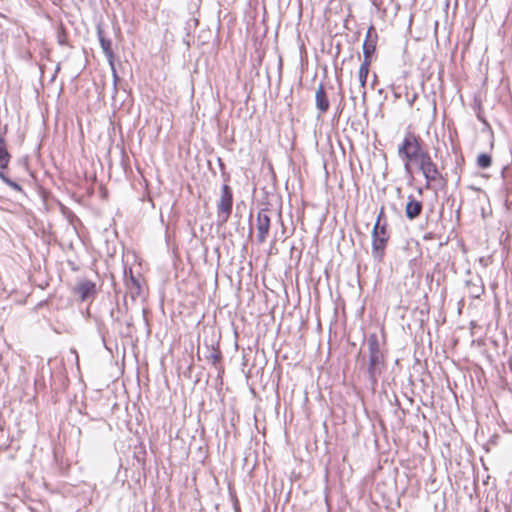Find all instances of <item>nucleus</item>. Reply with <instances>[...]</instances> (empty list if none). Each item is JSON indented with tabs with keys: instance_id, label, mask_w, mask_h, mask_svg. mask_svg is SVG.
Returning <instances> with one entry per match:
<instances>
[{
	"instance_id": "obj_1",
	"label": "nucleus",
	"mask_w": 512,
	"mask_h": 512,
	"mask_svg": "<svg viewBox=\"0 0 512 512\" xmlns=\"http://www.w3.org/2000/svg\"><path fill=\"white\" fill-rule=\"evenodd\" d=\"M398 156L403 162L406 173H412V166L417 165L429 152L423 147L422 140L412 132H407L398 146Z\"/></svg>"
},
{
	"instance_id": "obj_2",
	"label": "nucleus",
	"mask_w": 512,
	"mask_h": 512,
	"mask_svg": "<svg viewBox=\"0 0 512 512\" xmlns=\"http://www.w3.org/2000/svg\"><path fill=\"white\" fill-rule=\"evenodd\" d=\"M387 227L388 223L385 218L384 207H381L372 230V256L378 262L382 261L389 241L390 235Z\"/></svg>"
},
{
	"instance_id": "obj_3",
	"label": "nucleus",
	"mask_w": 512,
	"mask_h": 512,
	"mask_svg": "<svg viewBox=\"0 0 512 512\" xmlns=\"http://www.w3.org/2000/svg\"><path fill=\"white\" fill-rule=\"evenodd\" d=\"M367 345L369 350L367 374L371 382V386L374 388L377 384V378L381 374L384 367V357L380 351L379 341L375 334L369 336Z\"/></svg>"
},
{
	"instance_id": "obj_4",
	"label": "nucleus",
	"mask_w": 512,
	"mask_h": 512,
	"mask_svg": "<svg viewBox=\"0 0 512 512\" xmlns=\"http://www.w3.org/2000/svg\"><path fill=\"white\" fill-rule=\"evenodd\" d=\"M416 166L425 178L426 189L432 188L435 184H443L445 182L430 154L426 155Z\"/></svg>"
},
{
	"instance_id": "obj_5",
	"label": "nucleus",
	"mask_w": 512,
	"mask_h": 512,
	"mask_svg": "<svg viewBox=\"0 0 512 512\" xmlns=\"http://www.w3.org/2000/svg\"><path fill=\"white\" fill-rule=\"evenodd\" d=\"M216 207L217 222L218 224L223 225L230 218L233 208V192L227 184H224L221 188Z\"/></svg>"
},
{
	"instance_id": "obj_6",
	"label": "nucleus",
	"mask_w": 512,
	"mask_h": 512,
	"mask_svg": "<svg viewBox=\"0 0 512 512\" xmlns=\"http://www.w3.org/2000/svg\"><path fill=\"white\" fill-rule=\"evenodd\" d=\"M270 224H271V220H270V217L268 216L267 211L266 210L259 211L257 214V219H256V224H255V227L257 230L256 239H257L258 243L263 244L266 241V239L269 235Z\"/></svg>"
},
{
	"instance_id": "obj_7",
	"label": "nucleus",
	"mask_w": 512,
	"mask_h": 512,
	"mask_svg": "<svg viewBox=\"0 0 512 512\" xmlns=\"http://www.w3.org/2000/svg\"><path fill=\"white\" fill-rule=\"evenodd\" d=\"M422 203L416 200L412 195L408 197V202L405 206V215L409 220L416 219L422 212Z\"/></svg>"
},
{
	"instance_id": "obj_8",
	"label": "nucleus",
	"mask_w": 512,
	"mask_h": 512,
	"mask_svg": "<svg viewBox=\"0 0 512 512\" xmlns=\"http://www.w3.org/2000/svg\"><path fill=\"white\" fill-rule=\"evenodd\" d=\"M315 102L320 114H324L328 111L330 104L323 84H320L316 90Z\"/></svg>"
},
{
	"instance_id": "obj_9",
	"label": "nucleus",
	"mask_w": 512,
	"mask_h": 512,
	"mask_svg": "<svg viewBox=\"0 0 512 512\" xmlns=\"http://www.w3.org/2000/svg\"><path fill=\"white\" fill-rule=\"evenodd\" d=\"M372 30L373 28L371 27L367 31L366 39L363 43V61H367L369 63H371V56L376 49V38H372Z\"/></svg>"
},
{
	"instance_id": "obj_10",
	"label": "nucleus",
	"mask_w": 512,
	"mask_h": 512,
	"mask_svg": "<svg viewBox=\"0 0 512 512\" xmlns=\"http://www.w3.org/2000/svg\"><path fill=\"white\" fill-rule=\"evenodd\" d=\"M97 34H98V39H99V42H100V45H101V48L105 54V56L107 57L110 65L113 67V62H114V52L112 50V43H111V40L110 39H107L105 36H104V33L101 29H98L97 31Z\"/></svg>"
},
{
	"instance_id": "obj_11",
	"label": "nucleus",
	"mask_w": 512,
	"mask_h": 512,
	"mask_svg": "<svg viewBox=\"0 0 512 512\" xmlns=\"http://www.w3.org/2000/svg\"><path fill=\"white\" fill-rule=\"evenodd\" d=\"M369 66L370 63L367 61H363L360 65L359 71H358V80H359V92L362 93L363 96H365V86L367 82V77L369 74Z\"/></svg>"
},
{
	"instance_id": "obj_12",
	"label": "nucleus",
	"mask_w": 512,
	"mask_h": 512,
	"mask_svg": "<svg viewBox=\"0 0 512 512\" xmlns=\"http://www.w3.org/2000/svg\"><path fill=\"white\" fill-rule=\"evenodd\" d=\"M81 300H86L95 291V284L89 280L82 281L76 288Z\"/></svg>"
},
{
	"instance_id": "obj_13",
	"label": "nucleus",
	"mask_w": 512,
	"mask_h": 512,
	"mask_svg": "<svg viewBox=\"0 0 512 512\" xmlns=\"http://www.w3.org/2000/svg\"><path fill=\"white\" fill-rule=\"evenodd\" d=\"M5 169L6 168H0V178L2 179V181L7 184L9 187H11L12 189L16 190V191H21V186L14 182L13 180H11L10 178H8L5 174Z\"/></svg>"
},
{
	"instance_id": "obj_14",
	"label": "nucleus",
	"mask_w": 512,
	"mask_h": 512,
	"mask_svg": "<svg viewBox=\"0 0 512 512\" xmlns=\"http://www.w3.org/2000/svg\"><path fill=\"white\" fill-rule=\"evenodd\" d=\"M491 163H492V160H491L490 155H488V154L482 153L477 157V165L480 168H483V169L488 168L491 166Z\"/></svg>"
},
{
	"instance_id": "obj_15",
	"label": "nucleus",
	"mask_w": 512,
	"mask_h": 512,
	"mask_svg": "<svg viewBox=\"0 0 512 512\" xmlns=\"http://www.w3.org/2000/svg\"><path fill=\"white\" fill-rule=\"evenodd\" d=\"M506 421L504 418H501V422H498V425L505 431L512 433V418H507Z\"/></svg>"
},
{
	"instance_id": "obj_16",
	"label": "nucleus",
	"mask_w": 512,
	"mask_h": 512,
	"mask_svg": "<svg viewBox=\"0 0 512 512\" xmlns=\"http://www.w3.org/2000/svg\"><path fill=\"white\" fill-rule=\"evenodd\" d=\"M211 360L213 364H216L220 360V355L216 353L211 354Z\"/></svg>"
},
{
	"instance_id": "obj_17",
	"label": "nucleus",
	"mask_w": 512,
	"mask_h": 512,
	"mask_svg": "<svg viewBox=\"0 0 512 512\" xmlns=\"http://www.w3.org/2000/svg\"><path fill=\"white\" fill-rule=\"evenodd\" d=\"M481 291H482V288H478L477 291L475 292L474 296L479 297Z\"/></svg>"
},
{
	"instance_id": "obj_18",
	"label": "nucleus",
	"mask_w": 512,
	"mask_h": 512,
	"mask_svg": "<svg viewBox=\"0 0 512 512\" xmlns=\"http://www.w3.org/2000/svg\"><path fill=\"white\" fill-rule=\"evenodd\" d=\"M254 420H255V423L257 424L258 423V418L254 417Z\"/></svg>"
}]
</instances>
